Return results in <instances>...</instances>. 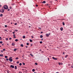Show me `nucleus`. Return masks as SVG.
Here are the masks:
<instances>
[{
    "label": "nucleus",
    "instance_id": "29",
    "mask_svg": "<svg viewBox=\"0 0 73 73\" xmlns=\"http://www.w3.org/2000/svg\"><path fill=\"white\" fill-rule=\"evenodd\" d=\"M11 4L12 5H15L14 3H11Z\"/></svg>",
    "mask_w": 73,
    "mask_h": 73
},
{
    "label": "nucleus",
    "instance_id": "6",
    "mask_svg": "<svg viewBox=\"0 0 73 73\" xmlns=\"http://www.w3.org/2000/svg\"><path fill=\"white\" fill-rule=\"evenodd\" d=\"M46 37H49V35L48 34H46Z\"/></svg>",
    "mask_w": 73,
    "mask_h": 73
},
{
    "label": "nucleus",
    "instance_id": "40",
    "mask_svg": "<svg viewBox=\"0 0 73 73\" xmlns=\"http://www.w3.org/2000/svg\"><path fill=\"white\" fill-rule=\"evenodd\" d=\"M38 29L41 30V28L40 27H38Z\"/></svg>",
    "mask_w": 73,
    "mask_h": 73
},
{
    "label": "nucleus",
    "instance_id": "14",
    "mask_svg": "<svg viewBox=\"0 0 73 73\" xmlns=\"http://www.w3.org/2000/svg\"><path fill=\"white\" fill-rule=\"evenodd\" d=\"M30 42H32L33 41L32 40H31V39H30L29 40Z\"/></svg>",
    "mask_w": 73,
    "mask_h": 73
},
{
    "label": "nucleus",
    "instance_id": "46",
    "mask_svg": "<svg viewBox=\"0 0 73 73\" xmlns=\"http://www.w3.org/2000/svg\"><path fill=\"white\" fill-rule=\"evenodd\" d=\"M11 39H12V38H9V40H11Z\"/></svg>",
    "mask_w": 73,
    "mask_h": 73
},
{
    "label": "nucleus",
    "instance_id": "61",
    "mask_svg": "<svg viewBox=\"0 0 73 73\" xmlns=\"http://www.w3.org/2000/svg\"><path fill=\"white\" fill-rule=\"evenodd\" d=\"M1 7V5H0V7Z\"/></svg>",
    "mask_w": 73,
    "mask_h": 73
},
{
    "label": "nucleus",
    "instance_id": "49",
    "mask_svg": "<svg viewBox=\"0 0 73 73\" xmlns=\"http://www.w3.org/2000/svg\"><path fill=\"white\" fill-rule=\"evenodd\" d=\"M43 33V32L42 31H41L40 33Z\"/></svg>",
    "mask_w": 73,
    "mask_h": 73
},
{
    "label": "nucleus",
    "instance_id": "64",
    "mask_svg": "<svg viewBox=\"0 0 73 73\" xmlns=\"http://www.w3.org/2000/svg\"><path fill=\"white\" fill-rule=\"evenodd\" d=\"M56 73H58V72H56Z\"/></svg>",
    "mask_w": 73,
    "mask_h": 73
},
{
    "label": "nucleus",
    "instance_id": "45",
    "mask_svg": "<svg viewBox=\"0 0 73 73\" xmlns=\"http://www.w3.org/2000/svg\"><path fill=\"white\" fill-rule=\"evenodd\" d=\"M58 64H59V65H61V63H60V62H59Z\"/></svg>",
    "mask_w": 73,
    "mask_h": 73
},
{
    "label": "nucleus",
    "instance_id": "10",
    "mask_svg": "<svg viewBox=\"0 0 73 73\" xmlns=\"http://www.w3.org/2000/svg\"><path fill=\"white\" fill-rule=\"evenodd\" d=\"M30 56H31L32 57H33V54H30Z\"/></svg>",
    "mask_w": 73,
    "mask_h": 73
},
{
    "label": "nucleus",
    "instance_id": "31",
    "mask_svg": "<svg viewBox=\"0 0 73 73\" xmlns=\"http://www.w3.org/2000/svg\"><path fill=\"white\" fill-rule=\"evenodd\" d=\"M3 43V42L0 41V44H2Z\"/></svg>",
    "mask_w": 73,
    "mask_h": 73
},
{
    "label": "nucleus",
    "instance_id": "41",
    "mask_svg": "<svg viewBox=\"0 0 73 73\" xmlns=\"http://www.w3.org/2000/svg\"><path fill=\"white\" fill-rule=\"evenodd\" d=\"M10 10V9H8L7 10L8 11H9Z\"/></svg>",
    "mask_w": 73,
    "mask_h": 73
},
{
    "label": "nucleus",
    "instance_id": "7",
    "mask_svg": "<svg viewBox=\"0 0 73 73\" xmlns=\"http://www.w3.org/2000/svg\"><path fill=\"white\" fill-rule=\"evenodd\" d=\"M15 44L13 42L12 43V46H14V45H15Z\"/></svg>",
    "mask_w": 73,
    "mask_h": 73
},
{
    "label": "nucleus",
    "instance_id": "11",
    "mask_svg": "<svg viewBox=\"0 0 73 73\" xmlns=\"http://www.w3.org/2000/svg\"><path fill=\"white\" fill-rule=\"evenodd\" d=\"M68 55H66V56H65V58H67V57H68Z\"/></svg>",
    "mask_w": 73,
    "mask_h": 73
},
{
    "label": "nucleus",
    "instance_id": "21",
    "mask_svg": "<svg viewBox=\"0 0 73 73\" xmlns=\"http://www.w3.org/2000/svg\"><path fill=\"white\" fill-rule=\"evenodd\" d=\"M63 25H65V23L64 22L62 23Z\"/></svg>",
    "mask_w": 73,
    "mask_h": 73
},
{
    "label": "nucleus",
    "instance_id": "39",
    "mask_svg": "<svg viewBox=\"0 0 73 73\" xmlns=\"http://www.w3.org/2000/svg\"><path fill=\"white\" fill-rule=\"evenodd\" d=\"M27 45H29V43H27Z\"/></svg>",
    "mask_w": 73,
    "mask_h": 73
},
{
    "label": "nucleus",
    "instance_id": "18",
    "mask_svg": "<svg viewBox=\"0 0 73 73\" xmlns=\"http://www.w3.org/2000/svg\"><path fill=\"white\" fill-rule=\"evenodd\" d=\"M0 17H3V14H1L0 15Z\"/></svg>",
    "mask_w": 73,
    "mask_h": 73
},
{
    "label": "nucleus",
    "instance_id": "50",
    "mask_svg": "<svg viewBox=\"0 0 73 73\" xmlns=\"http://www.w3.org/2000/svg\"><path fill=\"white\" fill-rule=\"evenodd\" d=\"M23 73H27L26 72H24Z\"/></svg>",
    "mask_w": 73,
    "mask_h": 73
},
{
    "label": "nucleus",
    "instance_id": "52",
    "mask_svg": "<svg viewBox=\"0 0 73 73\" xmlns=\"http://www.w3.org/2000/svg\"><path fill=\"white\" fill-rule=\"evenodd\" d=\"M13 38H16V36H14Z\"/></svg>",
    "mask_w": 73,
    "mask_h": 73
},
{
    "label": "nucleus",
    "instance_id": "28",
    "mask_svg": "<svg viewBox=\"0 0 73 73\" xmlns=\"http://www.w3.org/2000/svg\"><path fill=\"white\" fill-rule=\"evenodd\" d=\"M40 44H42V41H40Z\"/></svg>",
    "mask_w": 73,
    "mask_h": 73
},
{
    "label": "nucleus",
    "instance_id": "48",
    "mask_svg": "<svg viewBox=\"0 0 73 73\" xmlns=\"http://www.w3.org/2000/svg\"><path fill=\"white\" fill-rule=\"evenodd\" d=\"M13 36H16V35L14 34V35H13Z\"/></svg>",
    "mask_w": 73,
    "mask_h": 73
},
{
    "label": "nucleus",
    "instance_id": "27",
    "mask_svg": "<svg viewBox=\"0 0 73 73\" xmlns=\"http://www.w3.org/2000/svg\"><path fill=\"white\" fill-rule=\"evenodd\" d=\"M35 64L36 65H37V63H35Z\"/></svg>",
    "mask_w": 73,
    "mask_h": 73
},
{
    "label": "nucleus",
    "instance_id": "51",
    "mask_svg": "<svg viewBox=\"0 0 73 73\" xmlns=\"http://www.w3.org/2000/svg\"><path fill=\"white\" fill-rule=\"evenodd\" d=\"M10 9H12V7H10Z\"/></svg>",
    "mask_w": 73,
    "mask_h": 73
},
{
    "label": "nucleus",
    "instance_id": "1",
    "mask_svg": "<svg viewBox=\"0 0 73 73\" xmlns=\"http://www.w3.org/2000/svg\"><path fill=\"white\" fill-rule=\"evenodd\" d=\"M3 8L5 9H8V7L7 5H5L3 6Z\"/></svg>",
    "mask_w": 73,
    "mask_h": 73
},
{
    "label": "nucleus",
    "instance_id": "5",
    "mask_svg": "<svg viewBox=\"0 0 73 73\" xmlns=\"http://www.w3.org/2000/svg\"><path fill=\"white\" fill-rule=\"evenodd\" d=\"M10 67H11V68H14V66L12 65H11L10 66Z\"/></svg>",
    "mask_w": 73,
    "mask_h": 73
},
{
    "label": "nucleus",
    "instance_id": "57",
    "mask_svg": "<svg viewBox=\"0 0 73 73\" xmlns=\"http://www.w3.org/2000/svg\"><path fill=\"white\" fill-rule=\"evenodd\" d=\"M7 71V73H9V71Z\"/></svg>",
    "mask_w": 73,
    "mask_h": 73
},
{
    "label": "nucleus",
    "instance_id": "2",
    "mask_svg": "<svg viewBox=\"0 0 73 73\" xmlns=\"http://www.w3.org/2000/svg\"><path fill=\"white\" fill-rule=\"evenodd\" d=\"M12 57H10L9 59V60L10 61V62H12L13 61V59H12Z\"/></svg>",
    "mask_w": 73,
    "mask_h": 73
},
{
    "label": "nucleus",
    "instance_id": "19",
    "mask_svg": "<svg viewBox=\"0 0 73 73\" xmlns=\"http://www.w3.org/2000/svg\"><path fill=\"white\" fill-rule=\"evenodd\" d=\"M21 46L22 47H23V44H21Z\"/></svg>",
    "mask_w": 73,
    "mask_h": 73
},
{
    "label": "nucleus",
    "instance_id": "3",
    "mask_svg": "<svg viewBox=\"0 0 73 73\" xmlns=\"http://www.w3.org/2000/svg\"><path fill=\"white\" fill-rule=\"evenodd\" d=\"M4 9L3 8L0 10V12L1 13H3V12H4Z\"/></svg>",
    "mask_w": 73,
    "mask_h": 73
},
{
    "label": "nucleus",
    "instance_id": "53",
    "mask_svg": "<svg viewBox=\"0 0 73 73\" xmlns=\"http://www.w3.org/2000/svg\"><path fill=\"white\" fill-rule=\"evenodd\" d=\"M48 61H49V58H48Z\"/></svg>",
    "mask_w": 73,
    "mask_h": 73
},
{
    "label": "nucleus",
    "instance_id": "17",
    "mask_svg": "<svg viewBox=\"0 0 73 73\" xmlns=\"http://www.w3.org/2000/svg\"><path fill=\"white\" fill-rule=\"evenodd\" d=\"M15 41H16V42L18 41V39H16L15 40Z\"/></svg>",
    "mask_w": 73,
    "mask_h": 73
},
{
    "label": "nucleus",
    "instance_id": "12",
    "mask_svg": "<svg viewBox=\"0 0 73 73\" xmlns=\"http://www.w3.org/2000/svg\"><path fill=\"white\" fill-rule=\"evenodd\" d=\"M0 56H1V57H3V54H0Z\"/></svg>",
    "mask_w": 73,
    "mask_h": 73
},
{
    "label": "nucleus",
    "instance_id": "9",
    "mask_svg": "<svg viewBox=\"0 0 73 73\" xmlns=\"http://www.w3.org/2000/svg\"><path fill=\"white\" fill-rule=\"evenodd\" d=\"M43 37V36L42 35H40V38H42Z\"/></svg>",
    "mask_w": 73,
    "mask_h": 73
},
{
    "label": "nucleus",
    "instance_id": "33",
    "mask_svg": "<svg viewBox=\"0 0 73 73\" xmlns=\"http://www.w3.org/2000/svg\"><path fill=\"white\" fill-rule=\"evenodd\" d=\"M17 64H19V61H17Z\"/></svg>",
    "mask_w": 73,
    "mask_h": 73
},
{
    "label": "nucleus",
    "instance_id": "42",
    "mask_svg": "<svg viewBox=\"0 0 73 73\" xmlns=\"http://www.w3.org/2000/svg\"><path fill=\"white\" fill-rule=\"evenodd\" d=\"M3 51H5V49H3Z\"/></svg>",
    "mask_w": 73,
    "mask_h": 73
},
{
    "label": "nucleus",
    "instance_id": "36",
    "mask_svg": "<svg viewBox=\"0 0 73 73\" xmlns=\"http://www.w3.org/2000/svg\"><path fill=\"white\" fill-rule=\"evenodd\" d=\"M17 23H15L14 25H17Z\"/></svg>",
    "mask_w": 73,
    "mask_h": 73
},
{
    "label": "nucleus",
    "instance_id": "60",
    "mask_svg": "<svg viewBox=\"0 0 73 73\" xmlns=\"http://www.w3.org/2000/svg\"><path fill=\"white\" fill-rule=\"evenodd\" d=\"M26 72H27H27H28V70H26Z\"/></svg>",
    "mask_w": 73,
    "mask_h": 73
},
{
    "label": "nucleus",
    "instance_id": "44",
    "mask_svg": "<svg viewBox=\"0 0 73 73\" xmlns=\"http://www.w3.org/2000/svg\"><path fill=\"white\" fill-rule=\"evenodd\" d=\"M6 60L7 61H8V60H8V58L6 59Z\"/></svg>",
    "mask_w": 73,
    "mask_h": 73
},
{
    "label": "nucleus",
    "instance_id": "63",
    "mask_svg": "<svg viewBox=\"0 0 73 73\" xmlns=\"http://www.w3.org/2000/svg\"><path fill=\"white\" fill-rule=\"evenodd\" d=\"M61 65H62V63H61Z\"/></svg>",
    "mask_w": 73,
    "mask_h": 73
},
{
    "label": "nucleus",
    "instance_id": "26",
    "mask_svg": "<svg viewBox=\"0 0 73 73\" xmlns=\"http://www.w3.org/2000/svg\"><path fill=\"white\" fill-rule=\"evenodd\" d=\"M23 65H25V63L24 62L23 63Z\"/></svg>",
    "mask_w": 73,
    "mask_h": 73
},
{
    "label": "nucleus",
    "instance_id": "62",
    "mask_svg": "<svg viewBox=\"0 0 73 73\" xmlns=\"http://www.w3.org/2000/svg\"><path fill=\"white\" fill-rule=\"evenodd\" d=\"M39 50H40V51H41V50L40 49Z\"/></svg>",
    "mask_w": 73,
    "mask_h": 73
},
{
    "label": "nucleus",
    "instance_id": "38",
    "mask_svg": "<svg viewBox=\"0 0 73 73\" xmlns=\"http://www.w3.org/2000/svg\"><path fill=\"white\" fill-rule=\"evenodd\" d=\"M1 53H3V51L2 50H1Z\"/></svg>",
    "mask_w": 73,
    "mask_h": 73
},
{
    "label": "nucleus",
    "instance_id": "13",
    "mask_svg": "<svg viewBox=\"0 0 73 73\" xmlns=\"http://www.w3.org/2000/svg\"><path fill=\"white\" fill-rule=\"evenodd\" d=\"M45 3H46V2L45 1H44L42 2V3H43V4H45Z\"/></svg>",
    "mask_w": 73,
    "mask_h": 73
},
{
    "label": "nucleus",
    "instance_id": "59",
    "mask_svg": "<svg viewBox=\"0 0 73 73\" xmlns=\"http://www.w3.org/2000/svg\"><path fill=\"white\" fill-rule=\"evenodd\" d=\"M13 34H15V32H13Z\"/></svg>",
    "mask_w": 73,
    "mask_h": 73
},
{
    "label": "nucleus",
    "instance_id": "25",
    "mask_svg": "<svg viewBox=\"0 0 73 73\" xmlns=\"http://www.w3.org/2000/svg\"><path fill=\"white\" fill-rule=\"evenodd\" d=\"M22 65V64H21V63H20L19 64V65H20V66H21V65Z\"/></svg>",
    "mask_w": 73,
    "mask_h": 73
},
{
    "label": "nucleus",
    "instance_id": "58",
    "mask_svg": "<svg viewBox=\"0 0 73 73\" xmlns=\"http://www.w3.org/2000/svg\"><path fill=\"white\" fill-rule=\"evenodd\" d=\"M26 48H28V46H26Z\"/></svg>",
    "mask_w": 73,
    "mask_h": 73
},
{
    "label": "nucleus",
    "instance_id": "24",
    "mask_svg": "<svg viewBox=\"0 0 73 73\" xmlns=\"http://www.w3.org/2000/svg\"><path fill=\"white\" fill-rule=\"evenodd\" d=\"M23 38H25V36H23Z\"/></svg>",
    "mask_w": 73,
    "mask_h": 73
},
{
    "label": "nucleus",
    "instance_id": "34",
    "mask_svg": "<svg viewBox=\"0 0 73 73\" xmlns=\"http://www.w3.org/2000/svg\"><path fill=\"white\" fill-rule=\"evenodd\" d=\"M4 31H6V32H8V31H7V29H5Z\"/></svg>",
    "mask_w": 73,
    "mask_h": 73
},
{
    "label": "nucleus",
    "instance_id": "16",
    "mask_svg": "<svg viewBox=\"0 0 73 73\" xmlns=\"http://www.w3.org/2000/svg\"><path fill=\"white\" fill-rule=\"evenodd\" d=\"M17 66H15V69H17Z\"/></svg>",
    "mask_w": 73,
    "mask_h": 73
},
{
    "label": "nucleus",
    "instance_id": "56",
    "mask_svg": "<svg viewBox=\"0 0 73 73\" xmlns=\"http://www.w3.org/2000/svg\"><path fill=\"white\" fill-rule=\"evenodd\" d=\"M48 35L49 36V35H50V33H49Z\"/></svg>",
    "mask_w": 73,
    "mask_h": 73
},
{
    "label": "nucleus",
    "instance_id": "22",
    "mask_svg": "<svg viewBox=\"0 0 73 73\" xmlns=\"http://www.w3.org/2000/svg\"><path fill=\"white\" fill-rule=\"evenodd\" d=\"M32 71L33 72H35V69H33L32 70Z\"/></svg>",
    "mask_w": 73,
    "mask_h": 73
},
{
    "label": "nucleus",
    "instance_id": "35",
    "mask_svg": "<svg viewBox=\"0 0 73 73\" xmlns=\"http://www.w3.org/2000/svg\"><path fill=\"white\" fill-rule=\"evenodd\" d=\"M31 38H33V36H31Z\"/></svg>",
    "mask_w": 73,
    "mask_h": 73
},
{
    "label": "nucleus",
    "instance_id": "47",
    "mask_svg": "<svg viewBox=\"0 0 73 73\" xmlns=\"http://www.w3.org/2000/svg\"><path fill=\"white\" fill-rule=\"evenodd\" d=\"M36 7H38V5H36Z\"/></svg>",
    "mask_w": 73,
    "mask_h": 73
},
{
    "label": "nucleus",
    "instance_id": "37",
    "mask_svg": "<svg viewBox=\"0 0 73 73\" xmlns=\"http://www.w3.org/2000/svg\"><path fill=\"white\" fill-rule=\"evenodd\" d=\"M15 31H16V32H17L18 31V30L15 29Z\"/></svg>",
    "mask_w": 73,
    "mask_h": 73
},
{
    "label": "nucleus",
    "instance_id": "32",
    "mask_svg": "<svg viewBox=\"0 0 73 73\" xmlns=\"http://www.w3.org/2000/svg\"><path fill=\"white\" fill-rule=\"evenodd\" d=\"M5 28H7V25H5Z\"/></svg>",
    "mask_w": 73,
    "mask_h": 73
},
{
    "label": "nucleus",
    "instance_id": "4",
    "mask_svg": "<svg viewBox=\"0 0 73 73\" xmlns=\"http://www.w3.org/2000/svg\"><path fill=\"white\" fill-rule=\"evenodd\" d=\"M52 58L54 60H57V58H56L54 57H52Z\"/></svg>",
    "mask_w": 73,
    "mask_h": 73
},
{
    "label": "nucleus",
    "instance_id": "23",
    "mask_svg": "<svg viewBox=\"0 0 73 73\" xmlns=\"http://www.w3.org/2000/svg\"><path fill=\"white\" fill-rule=\"evenodd\" d=\"M16 50H17V49L15 48L14 49V51H16Z\"/></svg>",
    "mask_w": 73,
    "mask_h": 73
},
{
    "label": "nucleus",
    "instance_id": "20",
    "mask_svg": "<svg viewBox=\"0 0 73 73\" xmlns=\"http://www.w3.org/2000/svg\"><path fill=\"white\" fill-rule=\"evenodd\" d=\"M15 59L16 60H18V59H19V57H17Z\"/></svg>",
    "mask_w": 73,
    "mask_h": 73
},
{
    "label": "nucleus",
    "instance_id": "55",
    "mask_svg": "<svg viewBox=\"0 0 73 73\" xmlns=\"http://www.w3.org/2000/svg\"><path fill=\"white\" fill-rule=\"evenodd\" d=\"M19 73H22V72H19Z\"/></svg>",
    "mask_w": 73,
    "mask_h": 73
},
{
    "label": "nucleus",
    "instance_id": "43",
    "mask_svg": "<svg viewBox=\"0 0 73 73\" xmlns=\"http://www.w3.org/2000/svg\"><path fill=\"white\" fill-rule=\"evenodd\" d=\"M71 68H73V65L71 66Z\"/></svg>",
    "mask_w": 73,
    "mask_h": 73
},
{
    "label": "nucleus",
    "instance_id": "8",
    "mask_svg": "<svg viewBox=\"0 0 73 73\" xmlns=\"http://www.w3.org/2000/svg\"><path fill=\"white\" fill-rule=\"evenodd\" d=\"M60 29L61 31H62V30H63V28L61 27L60 28Z\"/></svg>",
    "mask_w": 73,
    "mask_h": 73
},
{
    "label": "nucleus",
    "instance_id": "15",
    "mask_svg": "<svg viewBox=\"0 0 73 73\" xmlns=\"http://www.w3.org/2000/svg\"><path fill=\"white\" fill-rule=\"evenodd\" d=\"M5 58H8V56H5Z\"/></svg>",
    "mask_w": 73,
    "mask_h": 73
},
{
    "label": "nucleus",
    "instance_id": "30",
    "mask_svg": "<svg viewBox=\"0 0 73 73\" xmlns=\"http://www.w3.org/2000/svg\"><path fill=\"white\" fill-rule=\"evenodd\" d=\"M6 40H7V41L8 40V38H6Z\"/></svg>",
    "mask_w": 73,
    "mask_h": 73
},
{
    "label": "nucleus",
    "instance_id": "54",
    "mask_svg": "<svg viewBox=\"0 0 73 73\" xmlns=\"http://www.w3.org/2000/svg\"><path fill=\"white\" fill-rule=\"evenodd\" d=\"M65 54V52H63V54Z\"/></svg>",
    "mask_w": 73,
    "mask_h": 73
}]
</instances>
